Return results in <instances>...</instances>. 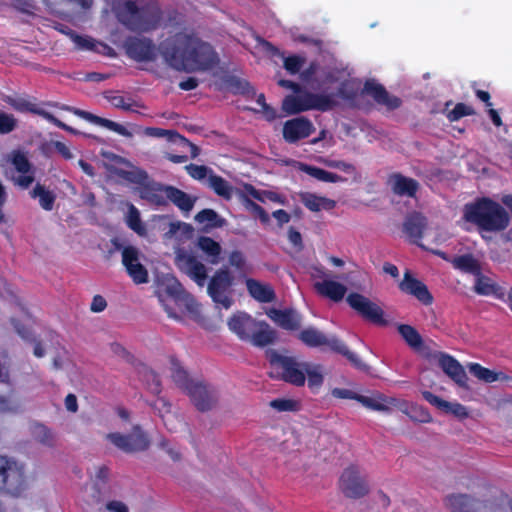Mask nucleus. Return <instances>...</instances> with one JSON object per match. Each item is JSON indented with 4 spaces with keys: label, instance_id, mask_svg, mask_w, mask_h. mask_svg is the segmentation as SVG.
<instances>
[{
    "label": "nucleus",
    "instance_id": "nucleus-1",
    "mask_svg": "<svg viewBox=\"0 0 512 512\" xmlns=\"http://www.w3.org/2000/svg\"><path fill=\"white\" fill-rule=\"evenodd\" d=\"M159 48L148 38L130 37L125 43L128 56L136 61H154L158 52L167 65L187 73L207 71L219 62L213 47L189 26H172Z\"/></svg>",
    "mask_w": 512,
    "mask_h": 512
},
{
    "label": "nucleus",
    "instance_id": "nucleus-2",
    "mask_svg": "<svg viewBox=\"0 0 512 512\" xmlns=\"http://www.w3.org/2000/svg\"><path fill=\"white\" fill-rule=\"evenodd\" d=\"M444 504L451 512H512V498L487 484L479 485L471 494H450Z\"/></svg>",
    "mask_w": 512,
    "mask_h": 512
},
{
    "label": "nucleus",
    "instance_id": "nucleus-3",
    "mask_svg": "<svg viewBox=\"0 0 512 512\" xmlns=\"http://www.w3.org/2000/svg\"><path fill=\"white\" fill-rule=\"evenodd\" d=\"M271 366L280 373V379L296 387L307 386L312 393L317 394L323 386L326 371L318 363L298 361L297 358L279 354L276 351L268 352Z\"/></svg>",
    "mask_w": 512,
    "mask_h": 512
},
{
    "label": "nucleus",
    "instance_id": "nucleus-4",
    "mask_svg": "<svg viewBox=\"0 0 512 512\" xmlns=\"http://www.w3.org/2000/svg\"><path fill=\"white\" fill-rule=\"evenodd\" d=\"M118 21L133 32L146 33L162 26L163 15L155 4L138 6L133 1H125L115 8Z\"/></svg>",
    "mask_w": 512,
    "mask_h": 512
},
{
    "label": "nucleus",
    "instance_id": "nucleus-5",
    "mask_svg": "<svg viewBox=\"0 0 512 512\" xmlns=\"http://www.w3.org/2000/svg\"><path fill=\"white\" fill-rule=\"evenodd\" d=\"M464 218L489 232L504 230L509 224L507 211L497 202L482 198L474 203L465 205Z\"/></svg>",
    "mask_w": 512,
    "mask_h": 512
},
{
    "label": "nucleus",
    "instance_id": "nucleus-6",
    "mask_svg": "<svg viewBox=\"0 0 512 512\" xmlns=\"http://www.w3.org/2000/svg\"><path fill=\"white\" fill-rule=\"evenodd\" d=\"M30 486V476L24 462L0 454V493L22 496Z\"/></svg>",
    "mask_w": 512,
    "mask_h": 512
},
{
    "label": "nucleus",
    "instance_id": "nucleus-7",
    "mask_svg": "<svg viewBox=\"0 0 512 512\" xmlns=\"http://www.w3.org/2000/svg\"><path fill=\"white\" fill-rule=\"evenodd\" d=\"M331 107L332 100L328 96L300 91V89L296 94L286 96L282 102L283 111L289 115L308 110L326 111Z\"/></svg>",
    "mask_w": 512,
    "mask_h": 512
},
{
    "label": "nucleus",
    "instance_id": "nucleus-8",
    "mask_svg": "<svg viewBox=\"0 0 512 512\" xmlns=\"http://www.w3.org/2000/svg\"><path fill=\"white\" fill-rule=\"evenodd\" d=\"M234 276L228 267L215 271L207 285V293L214 303L229 309L233 304Z\"/></svg>",
    "mask_w": 512,
    "mask_h": 512
},
{
    "label": "nucleus",
    "instance_id": "nucleus-9",
    "mask_svg": "<svg viewBox=\"0 0 512 512\" xmlns=\"http://www.w3.org/2000/svg\"><path fill=\"white\" fill-rule=\"evenodd\" d=\"M299 339L309 347L327 346L346 356L356 367L362 368L364 366L361 359L355 353L349 351L343 342L336 337H327L316 328L309 327L302 330L299 333Z\"/></svg>",
    "mask_w": 512,
    "mask_h": 512
},
{
    "label": "nucleus",
    "instance_id": "nucleus-10",
    "mask_svg": "<svg viewBox=\"0 0 512 512\" xmlns=\"http://www.w3.org/2000/svg\"><path fill=\"white\" fill-rule=\"evenodd\" d=\"M106 440L117 449L128 454L145 451L150 445L148 436L138 425H135L128 434L109 433L106 435Z\"/></svg>",
    "mask_w": 512,
    "mask_h": 512
},
{
    "label": "nucleus",
    "instance_id": "nucleus-11",
    "mask_svg": "<svg viewBox=\"0 0 512 512\" xmlns=\"http://www.w3.org/2000/svg\"><path fill=\"white\" fill-rule=\"evenodd\" d=\"M339 488L348 498L358 499L369 493L366 476L359 466L351 464L342 472L339 479Z\"/></svg>",
    "mask_w": 512,
    "mask_h": 512
},
{
    "label": "nucleus",
    "instance_id": "nucleus-12",
    "mask_svg": "<svg viewBox=\"0 0 512 512\" xmlns=\"http://www.w3.org/2000/svg\"><path fill=\"white\" fill-rule=\"evenodd\" d=\"M177 268L193 280L198 286L203 287L207 281V268L205 264L192 252L178 249L175 255Z\"/></svg>",
    "mask_w": 512,
    "mask_h": 512
},
{
    "label": "nucleus",
    "instance_id": "nucleus-13",
    "mask_svg": "<svg viewBox=\"0 0 512 512\" xmlns=\"http://www.w3.org/2000/svg\"><path fill=\"white\" fill-rule=\"evenodd\" d=\"M186 393L189 395L194 406L203 412L216 407L219 400L217 390L200 380L191 382L190 386H187Z\"/></svg>",
    "mask_w": 512,
    "mask_h": 512
},
{
    "label": "nucleus",
    "instance_id": "nucleus-14",
    "mask_svg": "<svg viewBox=\"0 0 512 512\" xmlns=\"http://www.w3.org/2000/svg\"><path fill=\"white\" fill-rule=\"evenodd\" d=\"M9 160L14 167V173L11 176L14 185L22 189L28 188L35 180V169L27 155L20 150H15L10 153Z\"/></svg>",
    "mask_w": 512,
    "mask_h": 512
},
{
    "label": "nucleus",
    "instance_id": "nucleus-15",
    "mask_svg": "<svg viewBox=\"0 0 512 512\" xmlns=\"http://www.w3.org/2000/svg\"><path fill=\"white\" fill-rule=\"evenodd\" d=\"M141 259L142 254L137 248L133 246L123 248L122 263L135 284H144L148 282V271L143 266Z\"/></svg>",
    "mask_w": 512,
    "mask_h": 512
},
{
    "label": "nucleus",
    "instance_id": "nucleus-16",
    "mask_svg": "<svg viewBox=\"0 0 512 512\" xmlns=\"http://www.w3.org/2000/svg\"><path fill=\"white\" fill-rule=\"evenodd\" d=\"M357 401L364 407L370 410L389 413L393 409L397 408L404 413H408L403 406H406V402L394 397H389L381 393H372L371 395H359Z\"/></svg>",
    "mask_w": 512,
    "mask_h": 512
},
{
    "label": "nucleus",
    "instance_id": "nucleus-17",
    "mask_svg": "<svg viewBox=\"0 0 512 512\" xmlns=\"http://www.w3.org/2000/svg\"><path fill=\"white\" fill-rule=\"evenodd\" d=\"M170 318L181 321L187 314H196L198 305L195 299L186 291L162 305Z\"/></svg>",
    "mask_w": 512,
    "mask_h": 512
},
{
    "label": "nucleus",
    "instance_id": "nucleus-18",
    "mask_svg": "<svg viewBox=\"0 0 512 512\" xmlns=\"http://www.w3.org/2000/svg\"><path fill=\"white\" fill-rule=\"evenodd\" d=\"M347 302L364 318L375 323L384 322L382 309L367 297L358 293H351L347 297Z\"/></svg>",
    "mask_w": 512,
    "mask_h": 512
},
{
    "label": "nucleus",
    "instance_id": "nucleus-19",
    "mask_svg": "<svg viewBox=\"0 0 512 512\" xmlns=\"http://www.w3.org/2000/svg\"><path fill=\"white\" fill-rule=\"evenodd\" d=\"M347 302L364 318L375 323L384 322L382 309L367 297L358 293H351L347 297Z\"/></svg>",
    "mask_w": 512,
    "mask_h": 512
},
{
    "label": "nucleus",
    "instance_id": "nucleus-20",
    "mask_svg": "<svg viewBox=\"0 0 512 512\" xmlns=\"http://www.w3.org/2000/svg\"><path fill=\"white\" fill-rule=\"evenodd\" d=\"M313 277L319 279L315 281L314 287L320 295L335 302L342 300L345 296L347 288L343 284L330 279L325 271L317 270V274Z\"/></svg>",
    "mask_w": 512,
    "mask_h": 512
},
{
    "label": "nucleus",
    "instance_id": "nucleus-21",
    "mask_svg": "<svg viewBox=\"0 0 512 512\" xmlns=\"http://www.w3.org/2000/svg\"><path fill=\"white\" fill-rule=\"evenodd\" d=\"M49 105L51 106H55V107H59L63 110H66V111H70L72 113H74L75 115L93 123V124H96V125H99V126H102V127H105L121 136H124V137H127V138H131L133 137V132L130 131L127 127H125L124 125L122 124H119L117 122H114L112 120H109V119H105V118H101L99 116H96V115H93L89 112H86V111H83V110H80V109H76V108H72V107H69V106H66V105H62V106H59L58 104L56 103H50Z\"/></svg>",
    "mask_w": 512,
    "mask_h": 512
},
{
    "label": "nucleus",
    "instance_id": "nucleus-22",
    "mask_svg": "<svg viewBox=\"0 0 512 512\" xmlns=\"http://www.w3.org/2000/svg\"><path fill=\"white\" fill-rule=\"evenodd\" d=\"M314 130L315 128L309 119L297 117L284 123L283 138L288 143H295L309 137Z\"/></svg>",
    "mask_w": 512,
    "mask_h": 512
},
{
    "label": "nucleus",
    "instance_id": "nucleus-23",
    "mask_svg": "<svg viewBox=\"0 0 512 512\" xmlns=\"http://www.w3.org/2000/svg\"><path fill=\"white\" fill-rule=\"evenodd\" d=\"M6 102L17 111H20V112L29 111V112L38 114V115L44 117L49 122L56 125L57 127L64 129L66 131H69L71 133H76V131L72 127L61 122L60 120L55 118L52 114L47 112L45 109L39 107L38 105H36L34 103L27 101L24 98L7 97Z\"/></svg>",
    "mask_w": 512,
    "mask_h": 512
},
{
    "label": "nucleus",
    "instance_id": "nucleus-24",
    "mask_svg": "<svg viewBox=\"0 0 512 512\" xmlns=\"http://www.w3.org/2000/svg\"><path fill=\"white\" fill-rule=\"evenodd\" d=\"M41 2L48 13L57 17H66L70 7L88 11L94 5V0H41Z\"/></svg>",
    "mask_w": 512,
    "mask_h": 512
},
{
    "label": "nucleus",
    "instance_id": "nucleus-25",
    "mask_svg": "<svg viewBox=\"0 0 512 512\" xmlns=\"http://www.w3.org/2000/svg\"><path fill=\"white\" fill-rule=\"evenodd\" d=\"M439 366L456 384L467 388V374L461 364L452 356L445 353L436 355Z\"/></svg>",
    "mask_w": 512,
    "mask_h": 512
},
{
    "label": "nucleus",
    "instance_id": "nucleus-26",
    "mask_svg": "<svg viewBox=\"0 0 512 512\" xmlns=\"http://www.w3.org/2000/svg\"><path fill=\"white\" fill-rule=\"evenodd\" d=\"M184 291L181 283L173 275L166 274L157 278L156 294L162 305Z\"/></svg>",
    "mask_w": 512,
    "mask_h": 512
},
{
    "label": "nucleus",
    "instance_id": "nucleus-27",
    "mask_svg": "<svg viewBox=\"0 0 512 512\" xmlns=\"http://www.w3.org/2000/svg\"><path fill=\"white\" fill-rule=\"evenodd\" d=\"M399 288L402 292L413 295L423 304L429 305L432 303L433 297L427 287L413 278L409 271L405 272L403 280L399 283Z\"/></svg>",
    "mask_w": 512,
    "mask_h": 512
},
{
    "label": "nucleus",
    "instance_id": "nucleus-28",
    "mask_svg": "<svg viewBox=\"0 0 512 512\" xmlns=\"http://www.w3.org/2000/svg\"><path fill=\"white\" fill-rule=\"evenodd\" d=\"M257 323L250 315L246 313L235 314L228 322V326L240 339L248 340L252 332L257 328Z\"/></svg>",
    "mask_w": 512,
    "mask_h": 512
},
{
    "label": "nucleus",
    "instance_id": "nucleus-29",
    "mask_svg": "<svg viewBox=\"0 0 512 512\" xmlns=\"http://www.w3.org/2000/svg\"><path fill=\"white\" fill-rule=\"evenodd\" d=\"M267 315L278 326L286 330H297L301 326V316L295 310L270 309Z\"/></svg>",
    "mask_w": 512,
    "mask_h": 512
},
{
    "label": "nucleus",
    "instance_id": "nucleus-30",
    "mask_svg": "<svg viewBox=\"0 0 512 512\" xmlns=\"http://www.w3.org/2000/svg\"><path fill=\"white\" fill-rule=\"evenodd\" d=\"M246 287L249 294L258 302L269 303L275 299L274 290L269 284L254 279H247Z\"/></svg>",
    "mask_w": 512,
    "mask_h": 512
},
{
    "label": "nucleus",
    "instance_id": "nucleus-31",
    "mask_svg": "<svg viewBox=\"0 0 512 512\" xmlns=\"http://www.w3.org/2000/svg\"><path fill=\"white\" fill-rule=\"evenodd\" d=\"M364 89L367 94L371 95L375 99V101L390 109L397 108L400 105V100L395 96H390L381 85L373 82H367Z\"/></svg>",
    "mask_w": 512,
    "mask_h": 512
},
{
    "label": "nucleus",
    "instance_id": "nucleus-32",
    "mask_svg": "<svg viewBox=\"0 0 512 512\" xmlns=\"http://www.w3.org/2000/svg\"><path fill=\"white\" fill-rule=\"evenodd\" d=\"M166 197L184 212H190L196 201L195 197L172 186L164 188Z\"/></svg>",
    "mask_w": 512,
    "mask_h": 512
},
{
    "label": "nucleus",
    "instance_id": "nucleus-33",
    "mask_svg": "<svg viewBox=\"0 0 512 512\" xmlns=\"http://www.w3.org/2000/svg\"><path fill=\"white\" fill-rule=\"evenodd\" d=\"M276 337L275 331L265 322L258 321L257 328L252 332L250 341L253 345L264 347L274 342Z\"/></svg>",
    "mask_w": 512,
    "mask_h": 512
},
{
    "label": "nucleus",
    "instance_id": "nucleus-34",
    "mask_svg": "<svg viewBox=\"0 0 512 512\" xmlns=\"http://www.w3.org/2000/svg\"><path fill=\"white\" fill-rule=\"evenodd\" d=\"M300 200L309 210L314 212H318L320 210H331L336 205L334 200L308 192L302 193L300 195Z\"/></svg>",
    "mask_w": 512,
    "mask_h": 512
},
{
    "label": "nucleus",
    "instance_id": "nucleus-35",
    "mask_svg": "<svg viewBox=\"0 0 512 512\" xmlns=\"http://www.w3.org/2000/svg\"><path fill=\"white\" fill-rule=\"evenodd\" d=\"M393 191L401 196L412 197L418 189V183L402 175H394L390 180Z\"/></svg>",
    "mask_w": 512,
    "mask_h": 512
},
{
    "label": "nucleus",
    "instance_id": "nucleus-36",
    "mask_svg": "<svg viewBox=\"0 0 512 512\" xmlns=\"http://www.w3.org/2000/svg\"><path fill=\"white\" fill-rule=\"evenodd\" d=\"M468 369L479 380L485 383H493L496 381H505L508 376L503 372H497L481 366L478 363H470Z\"/></svg>",
    "mask_w": 512,
    "mask_h": 512
},
{
    "label": "nucleus",
    "instance_id": "nucleus-37",
    "mask_svg": "<svg viewBox=\"0 0 512 512\" xmlns=\"http://www.w3.org/2000/svg\"><path fill=\"white\" fill-rule=\"evenodd\" d=\"M198 247L205 253L209 263L212 265L219 264L222 248L218 242L210 237L203 236L198 239Z\"/></svg>",
    "mask_w": 512,
    "mask_h": 512
},
{
    "label": "nucleus",
    "instance_id": "nucleus-38",
    "mask_svg": "<svg viewBox=\"0 0 512 512\" xmlns=\"http://www.w3.org/2000/svg\"><path fill=\"white\" fill-rule=\"evenodd\" d=\"M452 264L456 269L474 276H479L481 272L480 262L471 254L457 256L452 260Z\"/></svg>",
    "mask_w": 512,
    "mask_h": 512
},
{
    "label": "nucleus",
    "instance_id": "nucleus-39",
    "mask_svg": "<svg viewBox=\"0 0 512 512\" xmlns=\"http://www.w3.org/2000/svg\"><path fill=\"white\" fill-rule=\"evenodd\" d=\"M30 196L33 199H38L39 205L46 211H51L54 206L56 195L48 190L41 184H36L35 187L30 191Z\"/></svg>",
    "mask_w": 512,
    "mask_h": 512
},
{
    "label": "nucleus",
    "instance_id": "nucleus-40",
    "mask_svg": "<svg viewBox=\"0 0 512 512\" xmlns=\"http://www.w3.org/2000/svg\"><path fill=\"white\" fill-rule=\"evenodd\" d=\"M208 186L220 197L230 200L234 193L235 189L228 181L218 175H211L208 178Z\"/></svg>",
    "mask_w": 512,
    "mask_h": 512
},
{
    "label": "nucleus",
    "instance_id": "nucleus-41",
    "mask_svg": "<svg viewBox=\"0 0 512 512\" xmlns=\"http://www.w3.org/2000/svg\"><path fill=\"white\" fill-rule=\"evenodd\" d=\"M301 169L309 176L322 182L337 183L343 182L345 180L344 178L335 173L328 172L318 167L303 165Z\"/></svg>",
    "mask_w": 512,
    "mask_h": 512
},
{
    "label": "nucleus",
    "instance_id": "nucleus-42",
    "mask_svg": "<svg viewBox=\"0 0 512 512\" xmlns=\"http://www.w3.org/2000/svg\"><path fill=\"white\" fill-rule=\"evenodd\" d=\"M171 373L174 382L185 392H187V386H190L191 382H195L196 380L190 379L187 372L181 366L178 360L175 358H171Z\"/></svg>",
    "mask_w": 512,
    "mask_h": 512
},
{
    "label": "nucleus",
    "instance_id": "nucleus-43",
    "mask_svg": "<svg viewBox=\"0 0 512 512\" xmlns=\"http://www.w3.org/2000/svg\"><path fill=\"white\" fill-rule=\"evenodd\" d=\"M125 220L127 226L135 233L140 236L146 235V227L141 221L140 212L133 204H129Z\"/></svg>",
    "mask_w": 512,
    "mask_h": 512
},
{
    "label": "nucleus",
    "instance_id": "nucleus-44",
    "mask_svg": "<svg viewBox=\"0 0 512 512\" xmlns=\"http://www.w3.org/2000/svg\"><path fill=\"white\" fill-rule=\"evenodd\" d=\"M425 218L420 214L409 216L404 223L405 232L412 238H420L425 227Z\"/></svg>",
    "mask_w": 512,
    "mask_h": 512
},
{
    "label": "nucleus",
    "instance_id": "nucleus-45",
    "mask_svg": "<svg viewBox=\"0 0 512 512\" xmlns=\"http://www.w3.org/2000/svg\"><path fill=\"white\" fill-rule=\"evenodd\" d=\"M144 133L147 136L155 137V138H166L169 142L172 143H185L184 137L181 136L174 130H165L162 128L156 127H147L144 129Z\"/></svg>",
    "mask_w": 512,
    "mask_h": 512
},
{
    "label": "nucleus",
    "instance_id": "nucleus-46",
    "mask_svg": "<svg viewBox=\"0 0 512 512\" xmlns=\"http://www.w3.org/2000/svg\"><path fill=\"white\" fill-rule=\"evenodd\" d=\"M228 262L229 265L239 273L247 274L251 271L245 254L240 250H233L230 252L228 255Z\"/></svg>",
    "mask_w": 512,
    "mask_h": 512
},
{
    "label": "nucleus",
    "instance_id": "nucleus-47",
    "mask_svg": "<svg viewBox=\"0 0 512 512\" xmlns=\"http://www.w3.org/2000/svg\"><path fill=\"white\" fill-rule=\"evenodd\" d=\"M237 194L239 196L241 203L248 211H250L254 215L258 216L260 218L261 222H263V223L269 222V215L265 212V210L261 206H259L258 204L253 202L251 199H249V197L246 196L244 193L238 192Z\"/></svg>",
    "mask_w": 512,
    "mask_h": 512
},
{
    "label": "nucleus",
    "instance_id": "nucleus-48",
    "mask_svg": "<svg viewBox=\"0 0 512 512\" xmlns=\"http://www.w3.org/2000/svg\"><path fill=\"white\" fill-rule=\"evenodd\" d=\"M67 36L75 44L77 49L96 50L97 43L91 37L78 35L72 30L67 31Z\"/></svg>",
    "mask_w": 512,
    "mask_h": 512
},
{
    "label": "nucleus",
    "instance_id": "nucleus-49",
    "mask_svg": "<svg viewBox=\"0 0 512 512\" xmlns=\"http://www.w3.org/2000/svg\"><path fill=\"white\" fill-rule=\"evenodd\" d=\"M398 330L401 336L411 347L417 348L421 345V336L412 326L400 325Z\"/></svg>",
    "mask_w": 512,
    "mask_h": 512
},
{
    "label": "nucleus",
    "instance_id": "nucleus-50",
    "mask_svg": "<svg viewBox=\"0 0 512 512\" xmlns=\"http://www.w3.org/2000/svg\"><path fill=\"white\" fill-rule=\"evenodd\" d=\"M187 173L195 180L203 181L213 175V170L204 165L189 164L185 167Z\"/></svg>",
    "mask_w": 512,
    "mask_h": 512
},
{
    "label": "nucleus",
    "instance_id": "nucleus-51",
    "mask_svg": "<svg viewBox=\"0 0 512 512\" xmlns=\"http://www.w3.org/2000/svg\"><path fill=\"white\" fill-rule=\"evenodd\" d=\"M475 277L476 281L474 289L476 293L481 295H490L495 292V284L490 278L482 276L481 273L479 274V276Z\"/></svg>",
    "mask_w": 512,
    "mask_h": 512
},
{
    "label": "nucleus",
    "instance_id": "nucleus-52",
    "mask_svg": "<svg viewBox=\"0 0 512 512\" xmlns=\"http://www.w3.org/2000/svg\"><path fill=\"white\" fill-rule=\"evenodd\" d=\"M34 437L42 444L51 446L55 442L54 433L44 425H36L33 430Z\"/></svg>",
    "mask_w": 512,
    "mask_h": 512
},
{
    "label": "nucleus",
    "instance_id": "nucleus-53",
    "mask_svg": "<svg viewBox=\"0 0 512 512\" xmlns=\"http://www.w3.org/2000/svg\"><path fill=\"white\" fill-rule=\"evenodd\" d=\"M404 409L407 410V414L410 415V417L414 420H417L419 422L428 423L431 422L432 417L429 414V412L424 409L423 407L417 406V405H408L406 403V406H403Z\"/></svg>",
    "mask_w": 512,
    "mask_h": 512
},
{
    "label": "nucleus",
    "instance_id": "nucleus-54",
    "mask_svg": "<svg viewBox=\"0 0 512 512\" xmlns=\"http://www.w3.org/2000/svg\"><path fill=\"white\" fill-rule=\"evenodd\" d=\"M283 61H284V68L290 74H296L304 66L306 59H305V57L300 56V55H293V56H289V57H284Z\"/></svg>",
    "mask_w": 512,
    "mask_h": 512
},
{
    "label": "nucleus",
    "instance_id": "nucleus-55",
    "mask_svg": "<svg viewBox=\"0 0 512 512\" xmlns=\"http://www.w3.org/2000/svg\"><path fill=\"white\" fill-rule=\"evenodd\" d=\"M442 411L460 419L467 418L469 415L467 408L458 402L447 401Z\"/></svg>",
    "mask_w": 512,
    "mask_h": 512
},
{
    "label": "nucleus",
    "instance_id": "nucleus-56",
    "mask_svg": "<svg viewBox=\"0 0 512 512\" xmlns=\"http://www.w3.org/2000/svg\"><path fill=\"white\" fill-rule=\"evenodd\" d=\"M218 214L212 209H204L196 214L195 221L200 224L218 226Z\"/></svg>",
    "mask_w": 512,
    "mask_h": 512
},
{
    "label": "nucleus",
    "instance_id": "nucleus-57",
    "mask_svg": "<svg viewBox=\"0 0 512 512\" xmlns=\"http://www.w3.org/2000/svg\"><path fill=\"white\" fill-rule=\"evenodd\" d=\"M109 101L115 108H119L125 111H134V107H140V105L135 101L126 99L120 95L110 97Z\"/></svg>",
    "mask_w": 512,
    "mask_h": 512
},
{
    "label": "nucleus",
    "instance_id": "nucleus-58",
    "mask_svg": "<svg viewBox=\"0 0 512 512\" xmlns=\"http://www.w3.org/2000/svg\"><path fill=\"white\" fill-rule=\"evenodd\" d=\"M17 120L13 115L0 111V134L10 133L15 129Z\"/></svg>",
    "mask_w": 512,
    "mask_h": 512
},
{
    "label": "nucleus",
    "instance_id": "nucleus-59",
    "mask_svg": "<svg viewBox=\"0 0 512 512\" xmlns=\"http://www.w3.org/2000/svg\"><path fill=\"white\" fill-rule=\"evenodd\" d=\"M270 406L278 411H293L296 410L298 404L291 399H275L270 402Z\"/></svg>",
    "mask_w": 512,
    "mask_h": 512
},
{
    "label": "nucleus",
    "instance_id": "nucleus-60",
    "mask_svg": "<svg viewBox=\"0 0 512 512\" xmlns=\"http://www.w3.org/2000/svg\"><path fill=\"white\" fill-rule=\"evenodd\" d=\"M473 110L470 106L465 104H457L452 111L449 112L448 118L450 121H457L463 116L471 115Z\"/></svg>",
    "mask_w": 512,
    "mask_h": 512
},
{
    "label": "nucleus",
    "instance_id": "nucleus-61",
    "mask_svg": "<svg viewBox=\"0 0 512 512\" xmlns=\"http://www.w3.org/2000/svg\"><path fill=\"white\" fill-rule=\"evenodd\" d=\"M322 163H324L328 167L342 170L347 174H353L355 172V167L352 164L344 161L324 159L322 160Z\"/></svg>",
    "mask_w": 512,
    "mask_h": 512
},
{
    "label": "nucleus",
    "instance_id": "nucleus-62",
    "mask_svg": "<svg viewBox=\"0 0 512 512\" xmlns=\"http://www.w3.org/2000/svg\"><path fill=\"white\" fill-rule=\"evenodd\" d=\"M100 512H129L128 506L118 500L108 501Z\"/></svg>",
    "mask_w": 512,
    "mask_h": 512
},
{
    "label": "nucleus",
    "instance_id": "nucleus-63",
    "mask_svg": "<svg viewBox=\"0 0 512 512\" xmlns=\"http://www.w3.org/2000/svg\"><path fill=\"white\" fill-rule=\"evenodd\" d=\"M257 103L261 106V112L267 120H273L276 117V111L268 106L265 102V97L263 94L258 95Z\"/></svg>",
    "mask_w": 512,
    "mask_h": 512
},
{
    "label": "nucleus",
    "instance_id": "nucleus-64",
    "mask_svg": "<svg viewBox=\"0 0 512 512\" xmlns=\"http://www.w3.org/2000/svg\"><path fill=\"white\" fill-rule=\"evenodd\" d=\"M331 395L338 399H354L356 401L357 397H359V394L344 388H333L331 390Z\"/></svg>",
    "mask_w": 512,
    "mask_h": 512
}]
</instances>
